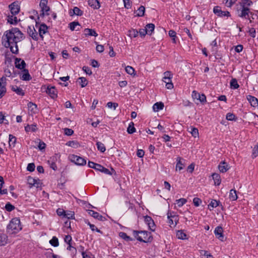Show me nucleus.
<instances>
[{
    "mask_svg": "<svg viewBox=\"0 0 258 258\" xmlns=\"http://www.w3.org/2000/svg\"><path fill=\"white\" fill-rule=\"evenodd\" d=\"M24 39L23 34L18 28H13L6 31L3 37V43L5 47H9L14 54L18 53L17 43Z\"/></svg>",
    "mask_w": 258,
    "mask_h": 258,
    "instance_id": "obj_1",
    "label": "nucleus"
},
{
    "mask_svg": "<svg viewBox=\"0 0 258 258\" xmlns=\"http://www.w3.org/2000/svg\"><path fill=\"white\" fill-rule=\"evenodd\" d=\"M22 229L19 218H13L7 227V230L10 233H17Z\"/></svg>",
    "mask_w": 258,
    "mask_h": 258,
    "instance_id": "obj_2",
    "label": "nucleus"
},
{
    "mask_svg": "<svg viewBox=\"0 0 258 258\" xmlns=\"http://www.w3.org/2000/svg\"><path fill=\"white\" fill-rule=\"evenodd\" d=\"M133 235L140 242H151L153 240L151 233L146 231H133Z\"/></svg>",
    "mask_w": 258,
    "mask_h": 258,
    "instance_id": "obj_3",
    "label": "nucleus"
},
{
    "mask_svg": "<svg viewBox=\"0 0 258 258\" xmlns=\"http://www.w3.org/2000/svg\"><path fill=\"white\" fill-rule=\"evenodd\" d=\"M88 166L91 168H93L96 170L100 171L102 173H104L108 175H112V172L109 171V169L106 168L100 164L95 163L93 162L89 161L88 162Z\"/></svg>",
    "mask_w": 258,
    "mask_h": 258,
    "instance_id": "obj_4",
    "label": "nucleus"
},
{
    "mask_svg": "<svg viewBox=\"0 0 258 258\" xmlns=\"http://www.w3.org/2000/svg\"><path fill=\"white\" fill-rule=\"evenodd\" d=\"M237 6V12L238 16L242 18L250 19V15H253L252 13L250 12V9L248 8H243L241 7H239V8L238 5Z\"/></svg>",
    "mask_w": 258,
    "mask_h": 258,
    "instance_id": "obj_5",
    "label": "nucleus"
},
{
    "mask_svg": "<svg viewBox=\"0 0 258 258\" xmlns=\"http://www.w3.org/2000/svg\"><path fill=\"white\" fill-rule=\"evenodd\" d=\"M48 0H41L40 3L39 4V6L41 9V13L40 14L41 17H44L45 14L46 15H48L49 14L47 13L48 11H50L49 7L47 6Z\"/></svg>",
    "mask_w": 258,
    "mask_h": 258,
    "instance_id": "obj_6",
    "label": "nucleus"
},
{
    "mask_svg": "<svg viewBox=\"0 0 258 258\" xmlns=\"http://www.w3.org/2000/svg\"><path fill=\"white\" fill-rule=\"evenodd\" d=\"M70 159L77 165L83 166L86 164V160L84 158L77 155H72Z\"/></svg>",
    "mask_w": 258,
    "mask_h": 258,
    "instance_id": "obj_7",
    "label": "nucleus"
},
{
    "mask_svg": "<svg viewBox=\"0 0 258 258\" xmlns=\"http://www.w3.org/2000/svg\"><path fill=\"white\" fill-rule=\"evenodd\" d=\"M214 13L218 17H230V14L228 11H224L221 10V8L219 6H216L213 9Z\"/></svg>",
    "mask_w": 258,
    "mask_h": 258,
    "instance_id": "obj_8",
    "label": "nucleus"
},
{
    "mask_svg": "<svg viewBox=\"0 0 258 258\" xmlns=\"http://www.w3.org/2000/svg\"><path fill=\"white\" fill-rule=\"evenodd\" d=\"M6 81L7 79L6 77L3 76L0 78V99L2 98L6 93Z\"/></svg>",
    "mask_w": 258,
    "mask_h": 258,
    "instance_id": "obj_9",
    "label": "nucleus"
},
{
    "mask_svg": "<svg viewBox=\"0 0 258 258\" xmlns=\"http://www.w3.org/2000/svg\"><path fill=\"white\" fill-rule=\"evenodd\" d=\"M191 96L194 99H197L203 104L206 102V97L204 94H200L196 91L194 90L192 92Z\"/></svg>",
    "mask_w": 258,
    "mask_h": 258,
    "instance_id": "obj_10",
    "label": "nucleus"
},
{
    "mask_svg": "<svg viewBox=\"0 0 258 258\" xmlns=\"http://www.w3.org/2000/svg\"><path fill=\"white\" fill-rule=\"evenodd\" d=\"M59 155L58 154H55L54 156L51 157L48 160V163L50 167L53 170L56 171L57 169V167L56 164Z\"/></svg>",
    "mask_w": 258,
    "mask_h": 258,
    "instance_id": "obj_11",
    "label": "nucleus"
},
{
    "mask_svg": "<svg viewBox=\"0 0 258 258\" xmlns=\"http://www.w3.org/2000/svg\"><path fill=\"white\" fill-rule=\"evenodd\" d=\"M27 33L34 40H38V33L33 26H28Z\"/></svg>",
    "mask_w": 258,
    "mask_h": 258,
    "instance_id": "obj_12",
    "label": "nucleus"
},
{
    "mask_svg": "<svg viewBox=\"0 0 258 258\" xmlns=\"http://www.w3.org/2000/svg\"><path fill=\"white\" fill-rule=\"evenodd\" d=\"M9 7L11 12V14L13 15H16L20 12V7L19 5L18 4V3L16 2H14L12 3L9 5Z\"/></svg>",
    "mask_w": 258,
    "mask_h": 258,
    "instance_id": "obj_13",
    "label": "nucleus"
},
{
    "mask_svg": "<svg viewBox=\"0 0 258 258\" xmlns=\"http://www.w3.org/2000/svg\"><path fill=\"white\" fill-rule=\"evenodd\" d=\"M15 64L16 68L20 70L25 69L26 63L25 61L20 58L16 57L15 59Z\"/></svg>",
    "mask_w": 258,
    "mask_h": 258,
    "instance_id": "obj_14",
    "label": "nucleus"
},
{
    "mask_svg": "<svg viewBox=\"0 0 258 258\" xmlns=\"http://www.w3.org/2000/svg\"><path fill=\"white\" fill-rule=\"evenodd\" d=\"M144 221L145 223L148 225L150 229L153 231L154 230V228L155 227V225L152 218L150 216L147 215L144 216Z\"/></svg>",
    "mask_w": 258,
    "mask_h": 258,
    "instance_id": "obj_15",
    "label": "nucleus"
},
{
    "mask_svg": "<svg viewBox=\"0 0 258 258\" xmlns=\"http://www.w3.org/2000/svg\"><path fill=\"white\" fill-rule=\"evenodd\" d=\"M46 93L49 95L52 98H55L57 96V91L55 87L48 86L46 91Z\"/></svg>",
    "mask_w": 258,
    "mask_h": 258,
    "instance_id": "obj_16",
    "label": "nucleus"
},
{
    "mask_svg": "<svg viewBox=\"0 0 258 258\" xmlns=\"http://www.w3.org/2000/svg\"><path fill=\"white\" fill-rule=\"evenodd\" d=\"M223 228L221 226L217 227L214 231L215 234L216 236L220 240H223Z\"/></svg>",
    "mask_w": 258,
    "mask_h": 258,
    "instance_id": "obj_17",
    "label": "nucleus"
},
{
    "mask_svg": "<svg viewBox=\"0 0 258 258\" xmlns=\"http://www.w3.org/2000/svg\"><path fill=\"white\" fill-rule=\"evenodd\" d=\"M247 99L252 107H256L258 106V100L256 97L251 95H248Z\"/></svg>",
    "mask_w": 258,
    "mask_h": 258,
    "instance_id": "obj_18",
    "label": "nucleus"
},
{
    "mask_svg": "<svg viewBox=\"0 0 258 258\" xmlns=\"http://www.w3.org/2000/svg\"><path fill=\"white\" fill-rule=\"evenodd\" d=\"M47 29L48 27L45 24L42 23L40 25L39 28V34L42 39H43V35L47 32Z\"/></svg>",
    "mask_w": 258,
    "mask_h": 258,
    "instance_id": "obj_19",
    "label": "nucleus"
},
{
    "mask_svg": "<svg viewBox=\"0 0 258 258\" xmlns=\"http://www.w3.org/2000/svg\"><path fill=\"white\" fill-rule=\"evenodd\" d=\"M88 213L95 219H97L100 221H103L105 219L102 215H100L98 212L91 210H88Z\"/></svg>",
    "mask_w": 258,
    "mask_h": 258,
    "instance_id": "obj_20",
    "label": "nucleus"
},
{
    "mask_svg": "<svg viewBox=\"0 0 258 258\" xmlns=\"http://www.w3.org/2000/svg\"><path fill=\"white\" fill-rule=\"evenodd\" d=\"M176 170H179L183 169L184 167V163L182 161H184V160L181 158L180 157H178L176 158Z\"/></svg>",
    "mask_w": 258,
    "mask_h": 258,
    "instance_id": "obj_21",
    "label": "nucleus"
},
{
    "mask_svg": "<svg viewBox=\"0 0 258 258\" xmlns=\"http://www.w3.org/2000/svg\"><path fill=\"white\" fill-rule=\"evenodd\" d=\"M218 168L221 172L225 173L229 169V167L226 162L221 161L218 166Z\"/></svg>",
    "mask_w": 258,
    "mask_h": 258,
    "instance_id": "obj_22",
    "label": "nucleus"
},
{
    "mask_svg": "<svg viewBox=\"0 0 258 258\" xmlns=\"http://www.w3.org/2000/svg\"><path fill=\"white\" fill-rule=\"evenodd\" d=\"M28 182L29 184L30 185V187L34 186L36 187L37 188L39 187V180L35 179L32 177H29L28 179Z\"/></svg>",
    "mask_w": 258,
    "mask_h": 258,
    "instance_id": "obj_23",
    "label": "nucleus"
},
{
    "mask_svg": "<svg viewBox=\"0 0 258 258\" xmlns=\"http://www.w3.org/2000/svg\"><path fill=\"white\" fill-rule=\"evenodd\" d=\"M11 88V90L13 92H15L17 95L20 96H24L25 95L24 91L20 87L17 86H12Z\"/></svg>",
    "mask_w": 258,
    "mask_h": 258,
    "instance_id": "obj_24",
    "label": "nucleus"
},
{
    "mask_svg": "<svg viewBox=\"0 0 258 258\" xmlns=\"http://www.w3.org/2000/svg\"><path fill=\"white\" fill-rule=\"evenodd\" d=\"M84 33L86 36H92L97 37L98 36V34L96 32L95 30L92 29L86 28L84 30Z\"/></svg>",
    "mask_w": 258,
    "mask_h": 258,
    "instance_id": "obj_25",
    "label": "nucleus"
},
{
    "mask_svg": "<svg viewBox=\"0 0 258 258\" xmlns=\"http://www.w3.org/2000/svg\"><path fill=\"white\" fill-rule=\"evenodd\" d=\"M88 5L94 9H99L100 7V3L98 0H89Z\"/></svg>",
    "mask_w": 258,
    "mask_h": 258,
    "instance_id": "obj_26",
    "label": "nucleus"
},
{
    "mask_svg": "<svg viewBox=\"0 0 258 258\" xmlns=\"http://www.w3.org/2000/svg\"><path fill=\"white\" fill-rule=\"evenodd\" d=\"M164 103L162 102H156L153 106V109L154 111L157 112L164 108Z\"/></svg>",
    "mask_w": 258,
    "mask_h": 258,
    "instance_id": "obj_27",
    "label": "nucleus"
},
{
    "mask_svg": "<svg viewBox=\"0 0 258 258\" xmlns=\"http://www.w3.org/2000/svg\"><path fill=\"white\" fill-rule=\"evenodd\" d=\"M23 71L24 73L23 74L22 76L21 77V79L24 81L30 80L32 79V78L29 73L28 70L27 69H24L23 70Z\"/></svg>",
    "mask_w": 258,
    "mask_h": 258,
    "instance_id": "obj_28",
    "label": "nucleus"
},
{
    "mask_svg": "<svg viewBox=\"0 0 258 258\" xmlns=\"http://www.w3.org/2000/svg\"><path fill=\"white\" fill-rule=\"evenodd\" d=\"M252 4V2L251 0H241V1L239 3V7L243 8H248Z\"/></svg>",
    "mask_w": 258,
    "mask_h": 258,
    "instance_id": "obj_29",
    "label": "nucleus"
},
{
    "mask_svg": "<svg viewBox=\"0 0 258 258\" xmlns=\"http://www.w3.org/2000/svg\"><path fill=\"white\" fill-rule=\"evenodd\" d=\"M212 177L214 181L215 184L216 185H220L221 181L220 175L218 173H214L212 174Z\"/></svg>",
    "mask_w": 258,
    "mask_h": 258,
    "instance_id": "obj_30",
    "label": "nucleus"
},
{
    "mask_svg": "<svg viewBox=\"0 0 258 258\" xmlns=\"http://www.w3.org/2000/svg\"><path fill=\"white\" fill-rule=\"evenodd\" d=\"M220 204V201H217L216 200H212L208 205V208L210 211H211L214 208H216L219 206Z\"/></svg>",
    "mask_w": 258,
    "mask_h": 258,
    "instance_id": "obj_31",
    "label": "nucleus"
},
{
    "mask_svg": "<svg viewBox=\"0 0 258 258\" xmlns=\"http://www.w3.org/2000/svg\"><path fill=\"white\" fill-rule=\"evenodd\" d=\"M73 11V15L77 16H81L83 14V11L80 10L78 7H75L73 10H70V13L72 15V12Z\"/></svg>",
    "mask_w": 258,
    "mask_h": 258,
    "instance_id": "obj_32",
    "label": "nucleus"
},
{
    "mask_svg": "<svg viewBox=\"0 0 258 258\" xmlns=\"http://www.w3.org/2000/svg\"><path fill=\"white\" fill-rule=\"evenodd\" d=\"M229 198L231 201H236L237 199V195L236 190L232 189L230 190Z\"/></svg>",
    "mask_w": 258,
    "mask_h": 258,
    "instance_id": "obj_33",
    "label": "nucleus"
},
{
    "mask_svg": "<svg viewBox=\"0 0 258 258\" xmlns=\"http://www.w3.org/2000/svg\"><path fill=\"white\" fill-rule=\"evenodd\" d=\"M27 105L29 110L32 112L35 113L37 112V106L35 103H33L32 102H29Z\"/></svg>",
    "mask_w": 258,
    "mask_h": 258,
    "instance_id": "obj_34",
    "label": "nucleus"
},
{
    "mask_svg": "<svg viewBox=\"0 0 258 258\" xmlns=\"http://www.w3.org/2000/svg\"><path fill=\"white\" fill-rule=\"evenodd\" d=\"M176 237L179 239L185 240L187 239L186 234L182 230H179L176 233Z\"/></svg>",
    "mask_w": 258,
    "mask_h": 258,
    "instance_id": "obj_35",
    "label": "nucleus"
},
{
    "mask_svg": "<svg viewBox=\"0 0 258 258\" xmlns=\"http://www.w3.org/2000/svg\"><path fill=\"white\" fill-rule=\"evenodd\" d=\"M78 81L82 88L86 87L88 84V81L85 77H79L78 79Z\"/></svg>",
    "mask_w": 258,
    "mask_h": 258,
    "instance_id": "obj_36",
    "label": "nucleus"
},
{
    "mask_svg": "<svg viewBox=\"0 0 258 258\" xmlns=\"http://www.w3.org/2000/svg\"><path fill=\"white\" fill-rule=\"evenodd\" d=\"M145 28L147 31L148 34L151 35L152 33L154 30L155 25L152 23L148 24L146 26Z\"/></svg>",
    "mask_w": 258,
    "mask_h": 258,
    "instance_id": "obj_37",
    "label": "nucleus"
},
{
    "mask_svg": "<svg viewBox=\"0 0 258 258\" xmlns=\"http://www.w3.org/2000/svg\"><path fill=\"white\" fill-rule=\"evenodd\" d=\"M25 130L26 132H28L30 131L35 132L37 130L36 125H35V124H32L31 125H27V126H26L25 127Z\"/></svg>",
    "mask_w": 258,
    "mask_h": 258,
    "instance_id": "obj_38",
    "label": "nucleus"
},
{
    "mask_svg": "<svg viewBox=\"0 0 258 258\" xmlns=\"http://www.w3.org/2000/svg\"><path fill=\"white\" fill-rule=\"evenodd\" d=\"M127 132L129 134H132L136 132V128L134 127V123L133 122L130 123L127 128Z\"/></svg>",
    "mask_w": 258,
    "mask_h": 258,
    "instance_id": "obj_39",
    "label": "nucleus"
},
{
    "mask_svg": "<svg viewBox=\"0 0 258 258\" xmlns=\"http://www.w3.org/2000/svg\"><path fill=\"white\" fill-rule=\"evenodd\" d=\"M167 218L168 219L172 218L173 221L175 222V225L177 224V222L178 221V216L175 214H172L171 212H168Z\"/></svg>",
    "mask_w": 258,
    "mask_h": 258,
    "instance_id": "obj_40",
    "label": "nucleus"
},
{
    "mask_svg": "<svg viewBox=\"0 0 258 258\" xmlns=\"http://www.w3.org/2000/svg\"><path fill=\"white\" fill-rule=\"evenodd\" d=\"M230 87L233 89H238L239 87L236 79H232L230 81Z\"/></svg>",
    "mask_w": 258,
    "mask_h": 258,
    "instance_id": "obj_41",
    "label": "nucleus"
},
{
    "mask_svg": "<svg viewBox=\"0 0 258 258\" xmlns=\"http://www.w3.org/2000/svg\"><path fill=\"white\" fill-rule=\"evenodd\" d=\"M97 149L102 153H104L106 151V148L104 145L100 142H97L96 143Z\"/></svg>",
    "mask_w": 258,
    "mask_h": 258,
    "instance_id": "obj_42",
    "label": "nucleus"
},
{
    "mask_svg": "<svg viewBox=\"0 0 258 258\" xmlns=\"http://www.w3.org/2000/svg\"><path fill=\"white\" fill-rule=\"evenodd\" d=\"M119 236L120 237H121L122 239L125 240V241H132L133 239L128 236L127 235V234L123 232H120L119 233Z\"/></svg>",
    "mask_w": 258,
    "mask_h": 258,
    "instance_id": "obj_43",
    "label": "nucleus"
},
{
    "mask_svg": "<svg viewBox=\"0 0 258 258\" xmlns=\"http://www.w3.org/2000/svg\"><path fill=\"white\" fill-rule=\"evenodd\" d=\"M145 11V7L143 6H140L137 10L138 13L137 14V16L138 17H143L144 16Z\"/></svg>",
    "mask_w": 258,
    "mask_h": 258,
    "instance_id": "obj_44",
    "label": "nucleus"
},
{
    "mask_svg": "<svg viewBox=\"0 0 258 258\" xmlns=\"http://www.w3.org/2000/svg\"><path fill=\"white\" fill-rule=\"evenodd\" d=\"M8 22L11 24H16L17 23L18 19L16 17H13V16H8Z\"/></svg>",
    "mask_w": 258,
    "mask_h": 258,
    "instance_id": "obj_45",
    "label": "nucleus"
},
{
    "mask_svg": "<svg viewBox=\"0 0 258 258\" xmlns=\"http://www.w3.org/2000/svg\"><path fill=\"white\" fill-rule=\"evenodd\" d=\"M139 32L136 29H132L128 31V36L132 38H135L138 36Z\"/></svg>",
    "mask_w": 258,
    "mask_h": 258,
    "instance_id": "obj_46",
    "label": "nucleus"
},
{
    "mask_svg": "<svg viewBox=\"0 0 258 258\" xmlns=\"http://www.w3.org/2000/svg\"><path fill=\"white\" fill-rule=\"evenodd\" d=\"M77 26H80L78 22L74 21L69 24V28L72 31L75 30Z\"/></svg>",
    "mask_w": 258,
    "mask_h": 258,
    "instance_id": "obj_47",
    "label": "nucleus"
},
{
    "mask_svg": "<svg viewBox=\"0 0 258 258\" xmlns=\"http://www.w3.org/2000/svg\"><path fill=\"white\" fill-rule=\"evenodd\" d=\"M16 140L17 139L15 136H13L12 135H9V145L10 146L13 145V146L14 147L16 142Z\"/></svg>",
    "mask_w": 258,
    "mask_h": 258,
    "instance_id": "obj_48",
    "label": "nucleus"
},
{
    "mask_svg": "<svg viewBox=\"0 0 258 258\" xmlns=\"http://www.w3.org/2000/svg\"><path fill=\"white\" fill-rule=\"evenodd\" d=\"M176 202L178 206L181 207L187 202V200L185 199L181 198L180 199L177 200Z\"/></svg>",
    "mask_w": 258,
    "mask_h": 258,
    "instance_id": "obj_49",
    "label": "nucleus"
},
{
    "mask_svg": "<svg viewBox=\"0 0 258 258\" xmlns=\"http://www.w3.org/2000/svg\"><path fill=\"white\" fill-rule=\"evenodd\" d=\"M66 145L71 147L76 148L78 146V143L75 141H70L66 143Z\"/></svg>",
    "mask_w": 258,
    "mask_h": 258,
    "instance_id": "obj_50",
    "label": "nucleus"
},
{
    "mask_svg": "<svg viewBox=\"0 0 258 258\" xmlns=\"http://www.w3.org/2000/svg\"><path fill=\"white\" fill-rule=\"evenodd\" d=\"M64 217L67 218L68 219H75L74 213L71 211H69L67 213L66 212Z\"/></svg>",
    "mask_w": 258,
    "mask_h": 258,
    "instance_id": "obj_51",
    "label": "nucleus"
},
{
    "mask_svg": "<svg viewBox=\"0 0 258 258\" xmlns=\"http://www.w3.org/2000/svg\"><path fill=\"white\" fill-rule=\"evenodd\" d=\"M125 69L126 72L128 74L132 75L134 74L135 70L132 67L128 66L125 67Z\"/></svg>",
    "mask_w": 258,
    "mask_h": 258,
    "instance_id": "obj_52",
    "label": "nucleus"
},
{
    "mask_svg": "<svg viewBox=\"0 0 258 258\" xmlns=\"http://www.w3.org/2000/svg\"><path fill=\"white\" fill-rule=\"evenodd\" d=\"M226 118L230 121L236 120L235 115L231 113H228L226 115Z\"/></svg>",
    "mask_w": 258,
    "mask_h": 258,
    "instance_id": "obj_53",
    "label": "nucleus"
},
{
    "mask_svg": "<svg viewBox=\"0 0 258 258\" xmlns=\"http://www.w3.org/2000/svg\"><path fill=\"white\" fill-rule=\"evenodd\" d=\"M5 209L7 211L11 212L15 209V206L10 203H8L6 204Z\"/></svg>",
    "mask_w": 258,
    "mask_h": 258,
    "instance_id": "obj_54",
    "label": "nucleus"
},
{
    "mask_svg": "<svg viewBox=\"0 0 258 258\" xmlns=\"http://www.w3.org/2000/svg\"><path fill=\"white\" fill-rule=\"evenodd\" d=\"M190 133L192 136L195 138L199 136V131L197 128L191 127Z\"/></svg>",
    "mask_w": 258,
    "mask_h": 258,
    "instance_id": "obj_55",
    "label": "nucleus"
},
{
    "mask_svg": "<svg viewBox=\"0 0 258 258\" xmlns=\"http://www.w3.org/2000/svg\"><path fill=\"white\" fill-rule=\"evenodd\" d=\"M35 168V166L34 163H29L27 167V170L30 172H32L34 171Z\"/></svg>",
    "mask_w": 258,
    "mask_h": 258,
    "instance_id": "obj_56",
    "label": "nucleus"
},
{
    "mask_svg": "<svg viewBox=\"0 0 258 258\" xmlns=\"http://www.w3.org/2000/svg\"><path fill=\"white\" fill-rule=\"evenodd\" d=\"M118 104L117 103H113L112 102H109L107 103V106L108 108H113V109L115 110L116 107L118 106Z\"/></svg>",
    "mask_w": 258,
    "mask_h": 258,
    "instance_id": "obj_57",
    "label": "nucleus"
},
{
    "mask_svg": "<svg viewBox=\"0 0 258 258\" xmlns=\"http://www.w3.org/2000/svg\"><path fill=\"white\" fill-rule=\"evenodd\" d=\"M172 78V74L170 71H166L164 73L163 79H169Z\"/></svg>",
    "mask_w": 258,
    "mask_h": 258,
    "instance_id": "obj_58",
    "label": "nucleus"
},
{
    "mask_svg": "<svg viewBox=\"0 0 258 258\" xmlns=\"http://www.w3.org/2000/svg\"><path fill=\"white\" fill-rule=\"evenodd\" d=\"M64 134L67 136H71L74 134V131L72 129L65 128L64 129Z\"/></svg>",
    "mask_w": 258,
    "mask_h": 258,
    "instance_id": "obj_59",
    "label": "nucleus"
},
{
    "mask_svg": "<svg viewBox=\"0 0 258 258\" xmlns=\"http://www.w3.org/2000/svg\"><path fill=\"white\" fill-rule=\"evenodd\" d=\"M201 203H202V200L198 198H195L193 199V203H194V205L196 207L199 206Z\"/></svg>",
    "mask_w": 258,
    "mask_h": 258,
    "instance_id": "obj_60",
    "label": "nucleus"
},
{
    "mask_svg": "<svg viewBox=\"0 0 258 258\" xmlns=\"http://www.w3.org/2000/svg\"><path fill=\"white\" fill-rule=\"evenodd\" d=\"M252 156L253 158H255L258 156V143L257 145L255 146L253 149Z\"/></svg>",
    "mask_w": 258,
    "mask_h": 258,
    "instance_id": "obj_61",
    "label": "nucleus"
},
{
    "mask_svg": "<svg viewBox=\"0 0 258 258\" xmlns=\"http://www.w3.org/2000/svg\"><path fill=\"white\" fill-rule=\"evenodd\" d=\"M8 236L5 233H0V242H6L7 241Z\"/></svg>",
    "mask_w": 258,
    "mask_h": 258,
    "instance_id": "obj_62",
    "label": "nucleus"
},
{
    "mask_svg": "<svg viewBox=\"0 0 258 258\" xmlns=\"http://www.w3.org/2000/svg\"><path fill=\"white\" fill-rule=\"evenodd\" d=\"M124 7L127 9L131 8V3L130 0H123Z\"/></svg>",
    "mask_w": 258,
    "mask_h": 258,
    "instance_id": "obj_63",
    "label": "nucleus"
},
{
    "mask_svg": "<svg viewBox=\"0 0 258 258\" xmlns=\"http://www.w3.org/2000/svg\"><path fill=\"white\" fill-rule=\"evenodd\" d=\"M56 213H57V214L58 216H63L64 217L66 211L63 209H62L58 208L56 210Z\"/></svg>",
    "mask_w": 258,
    "mask_h": 258,
    "instance_id": "obj_64",
    "label": "nucleus"
}]
</instances>
